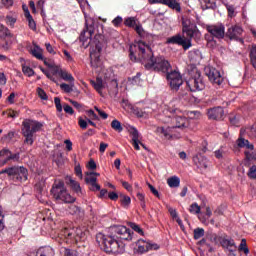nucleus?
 I'll use <instances>...</instances> for the list:
<instances>
[{
  "label": "nucleus",
  "mask_w": 256,
  "mask_h": 256,
  "mask_svg": "<svg viewBox=\"0 0 256 256\" xmlns=\"http://www.w3.org/2000/svg\"><path fill=\"white\" fill-rule=\"evenodd\" d=\"M95 34V26L92 24L86 23V29L83 30L80 37L83 41H87V39H93V35Z\"/></svg>",
  "instance_id": "aec40b11"
},
{
  "label": "nucleus",
  "mask_w": 256,
  "mask_h": 256,
  "mask_svg": "<svg viewBox=\"0 0 256 256\" xmlns=\"http://www.w3.org/2000/svg\"><path fill=\"white\" fill-rule=\"evenodd\" d=\"M55 163L57 164L58 167H61L63 165V153L57 152L54 155Z\"/></svg>",
  "instance_id": "79ce46f5"
},
{
  "label": "nucleus",
  "mask_w": 256,
  "mask_h": 256,
  "mask_svg": "<svg viewBox=\"0 0 256 256\" xmlns=\"http://www.w3.org/2000/svg\"><path fill=\"white\" fill-rule=\"evenodd\" d=\"M205 73L211 83H213L214 85H218V87H221V85L223 84V76H221L219 70L211 67H206Z\"/></svg>",
  "instance_id": "9b49d317"
},
{
  "label": "nucleus",
  "mask_w": 256,
  "mask_h": 256,
  "mask_svg": "<svg viewBox=\"0 0 256 256\" xmlns=\"http://www.w3.org/2000/svg\"><path fill=\"white\" fill-rule=\"evenodd\" d=\"M136 246L138 247V253H147V251H157V249H159V245L143 239L138 240Z\"/></svg>",
  "instance_id": "4468645a"
},
{
  "label": "nucleus",
  "mask_w": 256,
  "mask_h": 256,
  "mask_svg": "<svg viewBox=\"0 0 256 256\" xmlns=\"http://www.w3.org/2000/svg\"><path fill=\"white\" fill-rule=\"evenodd\" d=\"M78 124L81 127V129H85L87 127V121L83 118H78Z\"/></svg>",
  "instance_id": "0e129e2a"
},
{
  "label": "nucleus",
  "mask_w": 256,
  "mask_h": 256,
  "mask_svg": "<svg viewBox=\"0 0 256 256\" xmlns=\"http://www.w3.org/2000/svg\"><path fill=\"white\" fill-rule=\"evenodd\" d=\"M193 161L199 169H207V167H209V161L205 158V156H202L201 154H197L193 158Z\"/></svg>",
  "instance_id": "412c9836"
},
{
  "label": "nucleus",
  "mask_w": 256,
  "mask_h": 256,
  "mask_svg": "<svg viewBox=\"0 0 256 256\" xmlns=\"http://www.w3.org/2000/svg\"><path fill=\"white\" fill-rule=\"evenodd\" d=\"M69 102L71 103V105H73V107H75V109L81 110L83 109V105L75 100H69Z\"/></svg>",
  "instance_id": "052dcab7"
},
{
  "label": "nucleus",
  "mask_w": 256,
  "mask_h": 256,
  "mask_svg": "<svg viewBox=\"0 0 256 256\" xmlns=\"http://www.w3.org/2000/svg\"><path fill=\"white\" fill-rule=\"evenodd\" d=\"M37 94L43 101H47V93L43 88H37Z\"/></svg>",
  "instance_id": "8fccbe9b"
},
{
  "label": "nucleus",
  "mask_w": 256,
  "mask_h": 256,
  "mask_svg": "<svg viewBox=\"0 0 256 256\" xmlns=\"http://www.w3.org/2000/svg\"><path fill=\"white\" fill-rule=\"evenodd\" d=\"M124 25H126V27L135 28V27H137V22L135 21V18L130 17L125 20Z\"/></svg>",
  "instance_id": "c03bdc74"
},
{
  "label": "nucleus",
  "mask_w": 256,
  "mask_h": 256,
  "mask_svg": "<svg viewBox=\"0 0 256 256\" xmlns=\"http://www.w3.org/2000/svg\"><path fill=\"white\" fill-rule=\"evenodd\" d=\"M202 9H215L218 0H199Z\"/></svg>",
  "instance_id": "393cba45"
},
{
  "label": "nucleus",
  "mask_w": 256,
  "mask_h": 256,
  "mask_svg": "<svg viewBox=\"0 0 256 256\" xmlns=\"http://www.w3.org/2000/svg\"><path fill=\"white\" fill-rule=\"evenodd\" d=\"M63 108L65 113H68V115H73V113H75L73 107H71L69 104H64Z\"/></svg>",
  "instance_id": "4d7b16f0"
},
{
  "label": "nucleus",
  "mask_w": 256,
  "mask_h": 256,
  "mask_svg": "<svg viewBox=\"0 0 256 256\" xmlns=\"http://www.w3.org/2000/svg\"><path fill=\"white\" fill-rule=\"evenodd\" d=\"M32 55L33 57H36V59H39V61H43V52L41 51V48L35 47L32 49Z\"/></svg>",
  "instance_id": "c9c22d12"
},
{
  "label": "nucleus",
  "mask_w": 256,
  "mask_h": 256,
  "mask_svg": "<svg viewBox=\"0 0 256 256\" xmlns=\"http://www.w3.org/2000/svg\"><path fill=\"white\" fill-rule=\"evenodd\" d=\"M134 29L136 33L139 35V37H145V30L143 29V26L139 24V25H136Z\"/></svg>",
  "instance_id": "09e8293b"
},
{
  "label": "nucleus",
  "mask_w": 256,
  "mask_h": 256,
  "mask_svg": "<svg viewBox=\"0 0 256 256\" xmlns=\"http://www.w3.org/2000/svg\"><path fill=\"white\" fill-rule=\"evenodd\" d=\"M166 79L172 91H179V87L183 85V77L181 76V73L175 70L168 72L166 75Z\"/></svg>",
  "instance_id": "9d476101"
},
{
  "label": "nucleus",
  "mask_w": 256,
  "mask_h": 256,
  "mask_svg": "<svg viewBox=\"0 0 256 256\" xmlns=\"http://www.w3.org/2000/svg\"><path fill=\"white\" fill-rule=\"evenodd\" d=\"M168 211L173 219H179V215L177 214L176 209L169 208Z\"/></svg>",
  "instance_id": "e2e57ef3"
},
{
  "label": "nucleus",
  "mask_w": 256,
  "mask_h": 256,
  "mask_svg": "<svg viewBox=\"0 0 256 256\" xmlns=\"http://www.w3.org/2000/svg\"><path fill=\"white\" fill-rule=\"evenodd\" d=\"M60 77L64 81H69V83H75V78L71 73L67 72V70L60 71Z\"/></svg>",
  "instance_id": "c85d7f7f"
},
{
  "label": "nucleus",
  "mask_w": 256,
  "mask_h": 256,
  "mask_svg": "<svg viewBox=\"0 0 256 256\" xmlns=\"http://www.w3.org/2000/svg\"><path fill=\"white\" fill-rule=\"evenodd\" d=\"M90 83L92 87H94L95 91H97V93L103 97V89L107 87V83L103 81V78L97 77L96 80H91Z\"/></svg>",
  "instance_id": "a211bd4d"
},
{
  "label": "nucleus",
  "mask_w": 256,
  "mask_h": 256,
  "mask_svg": "<svg viewBox=\"0 0 256 256\" xmlns=\"http://www.w3.org/2000/svg\"><path fill=\"white\" fill-rule=\"evenodd\" d=\"M129 57L131 61H140L146 69L153 67L155 71H161L162 73H169V69H171L169 61L162 56L154 58L153 50L143 41L130 46Z\"/></svg>",
  "instance_id": "f257e3e1"
},
{
  "label": "nucleus",
  "mask_w": 256,
  "mask_h": 256,
  "mask_svg": "<svg viewBox=\"0 0 256 256\" xmlns=\"http://www.w3.org/2000/svg\"><path fill=\"white\" fill-rule=\"evenodd\" d=\"M87 115H88V117H90V119H94V120L99 119V117L97 116V114L93 110H88Z\"/></svg>",
  "instance_id": "338daca9"
},
{
  "label": "nucleus",
  "mask_w": 256,
  "mask_h": 256,
  "mask_svg": "<svg viewBox=\"0 0 256 256\" xmlns=\"http://www.w3.org/2000/svg\"><path fill=\"white\" fill-rule=\"evenodd\" d=\"M226 255L227 256H237V248L234 249H230V250H226Z\"/></svg>",
  "instance_id": "774afa93"
},
{
  "label": "nucleus",
  "mask_w": 256,
  "mask_h": 256,
  "mask_svg": "<svg viewBox=\"0 0 256 256\" xmlns=\"http://www.w3.org/2000/svg\"><path fill=\"white\" fill-rule=\"evenodd\" d=\"M225 245H226V251H229L231 249H233L235 251V249H237V245L235 244V240L233 239H225Z\"/></svg>",
  "instance_id": "72a5a7b5"
},
{
  "label": "nucleus",
  "mask_w": 256,
  "mask_h": 256,
  "mask_svg": "<svg viewBox=\"0 0 256 256\" xmlns=\"http://www.w3.org/2000/svg\"><path fill=\"white\" fill-rule=\"evenodd\" d=\"M6 173L12 181H16L18 183H23V181H27V177L29 175V172L27 171V168L23 166H13L6 168L4 170L0 171V174Z\"/></svg>",
  "instance_id": "0eeeda50"
},
{
  "label": "nucleus",
  "mask_w": 256,
  "mask_h": 256,
  "mask_svg": "<svg viewBox=\"0 0 256 256\" xmlns=\"http://www.w3.org/2000/svg\"><path fill=\"white\" fill-rule=\"evenodd\" d=\"M215 215H223L225 213V205H220L215 211Z\"/></svg>",
  "instance_id": "13d9d810"
},
{
  "label": "nucleus",
  "mask_w": 256,
  "mask_h": 256,
  "mask_svg": "<svg viewBox=\"0 0 256 256\" xmlns=\"http://www.w3.org/2000/svg\"><path fill=\"white\" fill-rule=\"evenodd\" d=\"M43 129V122H39L33 119H26L22 122V135L25 137L24 143L27 145H33L35 139L33 135L39 133Z\"/></svg>",
  "instance_id": "7ed1b4c3"
},
{
  "label": "nucleus",
  "mask_w": 256,
  "mask_h": 256,
  "mask_svg": "<svg viewBox=\"0 0 256 256\" xmlns=\"http://www.w3.org/2000/svg\"><path fill=\"white\" fill-rule=\"evenodd\" d=\"M6 23L10 25V27H14L15 23H17V17L11 15L6 16Z\"/></svg>",
  "instance_id": "a18cd8bd"
},
{
  "label": "nucleus",
  "mask_w": 256,
  "mask_h": 256,
  "mask_svg": "<svg viewBox=\"0 0 256 256\" xmlns=\"http://www.w3.org/2000/svg\"><path fill=\"white\" fill-rule=\"evenodd\" d=\"M223 115H225V110L221 106L214 107L208 110L209 119H213L215 121H222Z\"/></svg>",
  "instance_id": "f3484780"
},
{
  "label": "nucleus",
  "mask_w": 256,
  "mask_h": 256,
  "mask_svg": "<svg viewBox=\"0 0 256 256\" xmlns=\"http://www.w3.org/2000/svg\"><path fill=\"white\" fill-rule=\"evenodd\" d=\"M40 71H42V73H44V75H46V77L50 79V81H53V83H57V80L55 79V77H53L51 72H49L48 70H45V68L43 67H40Z\"/></svg>",
  "instance_id": "49530a36"
},
{
  "label": "nucleus",
  "mask_w": 256,
  "mask_h": 256,
  "mask_svg": "<svg viewBox=\"0 0 256 256\" xmlns=\"http://www.w3.org/2000/svg\"><path fill=\"white\" fill-rule=\"evenodd\" d=\"M67 184L75 191V193H81V185L77 181L73 180L71 177H67Z\"/></svg>",
  "instance_id": "cd10ccee"
},
{
  "label": "nucleus",
  "mask_w": 256,
  "mask_h": 256,
  "mask_svg": "<svg viewBox=\"0 0 256 256\" xmlns=\"http://www.w3.org/2000/svg\"><path fill=\"white\" fill-rule=\"evenodd\" d=\"M241 35H243V28L239 25H234L228 28V31L226 32V37L230 41H239V43H243Z\"/></svg>",
  "instance_id": "ddd939ff"
},
{
  "label": "nucleus",
  "mask_w": 256,
  "mask_h": 256,
  "mask_svg": "<svg viewBox=\"0 0 256 256\" xmlns=\"http://www.w3.org/2000/svg\"><path fill=\"white\" fill-rule=\"evenodd\" d=\"M121 183H122V187H124V189H126V191H133V186H131V184H129V182L122 180Z\"/></svg>",
  "instance_id": "680f3d73"
},
{
  "label": "nucleus",
  "mask_w": 256,
  "mask_h": 256,
  "mask_svg": "<svg viewBox=\"0 0 256 256\" xmlns=\"http://www.w3.org/2000/svg\"><path fill=\"white\" fill-rule=\"evenodd\" d=\"M120 202L122 207H124V209H127L131 205V197L126 195H120Z\"/></svg>",
  "instance_id": "7c9ffc66"
},
{
  "label": "nucleus",
  "mask_w": 256,
  "mask_h": 256,
  "mask_svg": "<svg viewBox=\"0 0 256 256\" xmlns=\"http://www.w3.org/2000/svg\"><path fill=\"white\" fill-rule=\"evenodd\" d=\"M114 27H119L123 23V18L121 16H117L112 21Z\"/></svg>",
  "instance_id": "6e6d98bb"
},
{
  "label": "nucleus",
  "mask_w": 256,
  "mask_h": 256,
  "mask_svg": "<svg viewBox=\"0 0 256 256\" xmlns=\"http://www.w3.org/2000/svg\"><path fill=\"white\" fill-rule=\"evenodd\" d=\"M172 121L173 123L176 124L175 126L167 129L163 127H158L156 129V133H158V135H163L165 139H181V134H173V133H175L177 129H182L183 127H187L189 121L183 116L173 117Z\"/></svg>",
  "instance_id": "20e7f679"
},
{
  "label": "nucleus",
  "mask_w": 256,
  "mask_h": 256,
  "mask_svg": "<svg viewBox=\"0 0 256 256\" xmlns=\"http://www.w3.org/2000/svg\"><path fill=\"white\" fill-rule=\"evenodd\" d=\"M151 5H155L159 3L161 5H166L170 9L177 11V13H181V4L177 2V0H148Z\"/></svg>",
  "instance_id": "2eb2a0df"
},
{
  "label": "nucleus",
  "mask_w": 256,
  "mask_h": 256,
  "mask_svg": "<svg viewBox=\"0 0 256 256\" xmlns=\"http://www.w3.org/2000/svg\"><path fill=\"white\" fill-rule=\"evenodd\" d=\"M119 84L117 83V80H111L109 86H108V91L110 95H114V97H117V93H119Z\"/></svg>",
  "instance_id": "bb28decb"
},
{
  "label": "nucleus",
  "mask_w": 256,
  "mask_h": 256,
  "mask_svg": "<svg viewBox=\"0 0 256 256\" xmlns=\"http://www.w3.org/2000/svg\"><path fill=\"white\" fill-rule=\"evenodd\" d=\"M130 227L131 229H133V231H136V233H138L139 235H144L143 229H141V227L135 223H130Z\"/></svg>",
  "instance_id": "de8ad7c7"
},
{
  "label": "nucleus",
  "mask_w": 256,
  "mask_h": 256,
  "mask_svg": "<svg viewBox=\"0 0 256 256\" xmlns=\"http://www.w3.org/2000/svg\"><path fill=\"white\" fill-rule=\"evenodd\" d=\"M111 127L114 129V131H118V133H121L123 131V126H121V122L119 120H113L111 122Z\"/></svg>",
  "instance_id": "a19ab883"
},
{
  "label": "nucleus",
  "mask_w": 256,
  "mask_h": 256,
  "mask_svg": "<svg viewBox=\"0 0 256 256\" xmlns=\"http://www.w3.org/2000/svg\"><path fill=\"white\" fill-rule=\"evenodd\" d=\"M22 73H24V75L27 77H33V75H35V71L32 70L31 67L25 65H22Z\"/></svg>",
  "instance_id": "ea45409f"
},
{
  "label": "nucleus",
  "mask_w": 256,
  "mask_h": 256,
  "mask_svg": "<svg viewBox=\"0 0 256 256\" xmlns=\"http://www.w3.org/2000/svg\"><path fill=\"white\" fill-rule=\"evenodd\" d=\"M187 87L193 93L195 91H203L205 89V82L199 70H196L194 75L186 82Z\"/></svg>",
  "instance_id": "6e6552de"
},
{
  "label": "nucleus",
  "mask_w": 256,
  "mask_h": 256,
  "mask_svg": "<svg viewBox=\"0 0 256 256\" xmlns=\"http://www.w3.org/2000/svg\"><path fill=\"white\" fill-rule=\"evenodd\" d=\"M148 187L151 191V193H153V195H155V197H157L158 199H160L161 194H159V191H157V189L155 188V186L148 184Z\"/></svg>",
  "instance_id": "5fc2aeb1"
},
{
  "label": "nucleus",
  "mask_w": 256,
  "mask_h": 256,
  "mask_svg": "<svg viewBox=\"0 0 256 256\" xmlns=\"http://www.w3.org/2000/svg\"><path fill=\"white\" fill-rule=\"evenodd\" d=\"M50 193L56 201H61L62 203H75V198L69 194L67 188H65V182L61 180H55Z\"/></svg>",
  "instance_id": "39448f33"
},
{
  "label": "nucleus",
  "mask_w": 256,
  "mask_h": 256,
  "mask_svg": "<svg viewBox=\"0 0 256 256\" xmlns=\"http://www.w3.org/2000/svg\"><path fill=\"white\" fill-rule=\"evenodd\" d=\"M248 177H250V179H256V166H252L250 167L249 171H248Z\"/></svg>",
  "instance_id": "603ef678"
},
{
  "label": "nucleus",
  "mask_w": 256,
  "mask_h": 256,
  "mask_svg": "<svg viewBox=\"0 0 256 256\" xmlns=\"http://www.w3.org/2000/svg\"><path fill=\"white\" fill-rule=\"evenodd\" d=\"M101 51H103V46L97 42L95 44V49L92 48L90 50V59H91V66L94 67V69H97L99 65H101L100 57H101Z\"/></svg>",
  "instance_id": "f8f14e48"
},
{
  "label": "nucleus",
  "mask_w": 256,
  "mask_h": 256,
  "mask_svg": "<svg viewBox=\"0 0 256 256\" xmlns=\"http://www.w3.org/2000/svg\"><path fill=\"white\" fill-rule=\"evenodd\" d=\"M35 256H55V251L49 246L41 247L37 250Z\"/></svg>",
  "instance_id": "5701e85b"
},
{
  "label": "nucleus",
  "mask_w": 256,
  "mask_h": 256,
  "mask_svg": "<svg viewBox=\"0 0 256 256\" xmlns=\"http://www.w3.org/2000/svg\"><path fill=\"white\" fill-rule=\"evenodd\" d=\"M71 84H61L60 88L62 89V91H64L65 93H71L73 91V87H75L74 82H70Z\"/></svg>",
  "instance_id": "58836bf2"
},
{
  "label": "nucleus",
  "mask_w": 256,
  "mask_h": 256,
  "mask_svg": "<svg viewBox=\"0 0 256 256\" xmlns=\"http://www.w3.org/2000/svg\"><path fill=\"white\" fill-rule=\"evenodd\" d=\"M226 9H227L229 19H233V17H237V8L234 5L226 4Z\"/></svg>",
  "instance_id": "c756f323"
},
{
  "label": "nucleus",
  "mask_w": 256,
  "mask_h": 256,
  "mask_svg": "<svg viewBox=\"0 0 256 256\" xmlns=\"http://www.w3.org/2000/svg\"><path fill=\"white\" fill-rule=\"evenodd\" d=\"M249 55L252 67L256 70V46H252Z\"/></svg>",
  "instance_id": "473e14b6"
},
{
  "label": "nucleus",
  "mask_w": 256,
  "mask_h": 256,
  "mask_svg": "<svg viewBox=\"0 0 256 256\" xmlns=\"http://www.w3.org/2000/svg\"><path fill=\"white\" fill-rule=\"evenodd\" d=\"M70 215H75L76 217H83L85 214L81 208L75 204H71L68 208Z\"/></svg>",
  "instance_id": "b1692460"
},
{
  "label": "nucleus",
  "mask_w": 256,
  "mask_h": 256,
  "mask_svg": "<svg viewBox=\"0 0 256 256\" xmlns=\"http://www.w3.org/2000/svg\"><path fill=\"white\" fill-rule=\"evenodd\" d=\"M239 251H242L245 255H249V248L247 247V240L243 238L238 247Z\"/></svg>",
  "instance_id": "2f4dec72"
},
{
  "label": "nucleus",
  "mask_w": 256,
  "mask_h": 256,
  "mask_svg": "<svg viewBox=\"0 0 256 256\" xmlns=\"http://www.w3.org/2000/svg\"><path fill=\"white\" fill-rule=\"evenodd\" d=\"M0 35H1V37H13L11 30H9V28H7L3 25L0 26Z\"/></svg>",
  "instance_id": "f704fd0d"
},
{
  "label": "nucleus",
  "mask_w": 256,
  "mask_h": 256,
  "mask_svg": "<svg viewBox=\"0 0 256 256\" xmlns=\"http://www.w3.org/2000/svg\"><path fill=\"white\" fill-rule=\"evenodd\" d=\"M8 161H11V151L7 148H4L0 151V167L7 164Z\"/></svg>",
  "instance_id": "4be33fe9"
},
{
  "label": "nucleus",
  "mask_w": 256,
  "mask_h": 256,
  "mask_svg": "<svg viewBox=\"0 0 256 256\" xmlns=\"http://www.w3.org/2000/svg\"><path fill=\"white\" fill-rule=\"evenodd\" d=\"M228 119L231 125H234V127H239V118L235 114H229Z\"/></svg>",
  "instance_id": "37998d69"
},
{
  "label": "nucleus",
  "mask_w": 256,
  "mask_h": 256,
  "mask_svg": "<svg viewBox=\"0 0 256 256\" xmlns=\"http://www.w3.org/2000/svg\"><path fill=\"white\" fill-rule=\"evenodd\" d=\"M205 236V229L203 228H196L194 229V239L197 241L201 239V237Z\"/></svg>",
  "instance_id": "4c0bfd02"
},
{
  "label": "nucleus",
  "mask_w": 256,
  "mask_h": 256,
  "mask_svg": "<svg viewBox=\"0 0 256 256\" xmlns=\"http://www.w3.org/2000/svg\"><path fill=\"white\" fill-rule=\"evenodd\" d=\"M86 183H90V185H93L94 183H97V177L93 175H87L85 178Z\"/></svg>",
  "instance_id": "864d4df0"
},
{
  "label": "nucleus",
  "mask_w": 256,
  "mask_h": 256,
  "mask_svg": "<svg viewBox=\"0 0 256 256\" xmlns=\"http://www.w3.org/2000/svg\"><path fill=\"white\" fill-rule=\"evenodd\" d=\"M108 197L111 199V201H117V199H119V194H117V192H110Z\"/></svg>",
  "instance_id": "69168bd1"
},
{
  "label": "nucleus",
  "mask_w": 256,
  "mask_h": 256,
  "mask_svg": "<svg viewBox=\"0 0 256 256\" xmlns=\"http://www.w3.org/2000/svg\"><path fill=\"white\" fill-rule=\"evenodd\" d=\"M189 211L193 215H199L201 213V207L199 206V204L193 203L190 205Z\"/></svg>",
  "instance_id": "e433bc0d"
},
{
  "label": "nucleus",
  "mask_w": 256,
  "mask_h": 256,
  "mask_svg": "<svg viewBox=\"0 0 256 256\" xmlns=\"http://www.w3.org/2000/svg\"><path fill=\"white\" fill-rule=\"evenodd\" d=\"M113 235H105L103 233H98L96 235V241L105 253H113L114 255H119L125 252V244L120 241H133L135 238V233L126 226H114ZM120 239V241H119Z\"/></svg>",
  "instance_id": "f03ea898"
},
{
  "label": "nucleus",
  "mask_w": 256,
  "mask_h": 256,
  "mask_svg": "<svg viewBox=\"0 0 256 256\" xmlns=\"http://www.w3.org/2000/svg\"><path fill=\"white\" fill-rule=\"evenodd\" d=\"M191 41H193L192 38H184L181 34H177L168 38L166 43H168V45H180V47H183L184 51H187V49L193 46Z\"/></svg>",
  "instance_id": "1a4fd4ad"
},
{
  "label": "nucleus",
  "mask_w": 256,
  "mask_h": 256,
  "mask_svg": "<svg viewBox=\"0 0 256 256\" xmlns=\"http://www.w3.org/2000/svg\"><path fill=\"white\" fill-rule=\"evenodd\" d=\"M28 25L30 29H32V31H35V29H37V24L35 23V20H33V17H30V19H28Z\"/></svg>",
  "instance_id": "bf43d9fd"
},
{
  "label": "nucleus",
  "mask_w": 256,
  "mask_h": 256,
  "mask_svg": "<svg viewBox=\"0 0 256 256\" xmlns=\"http://www.w3.org/2000/svg\"><path fill=\"white\" fill-rule=\"evenodd\" d=\"M167 185L171 189H177L181 185V179L178 176H172L167 179Z\"/></svg>",
  "instance_id": "a878e982"
},
{
  "label": "nucleus",
  "mask_w": 256,
  "mask_h": 256,
  "mask_svg": "<svg viewBox=\"0 0 256 256\" xmlns=\"http://www.w3.org/2000/svg\"><path fill=\"white\" fill-rule=\"evenodd\" d=\"M54 103L56 105V109L59 113H61V111H63V106L61 105V99L59 97H55L54 98Z\"/></svg>",
  "instance_id": "3c124183"
},
{
  "label": "nucleus",
  "mask_w": 256,
  "mask_h": 256,
  "mask_svg": "<svg viewBox=\"0 0 256 256\" xmlns=\"http://www.w3.org/2000/svg\"><path fill=\"white\" fill-rule=\"evenodd\" d=\"M182 33L189 39H194L195 41L201 39V31H199L197 24L189 16L182 17Z\"/></svg>",
  "instance_id": "423d86ee"
},
{
  "label": "nucleus",
  "mask_w": 256,
  "mask_h": 256,
  "mask_svg": "<svg viewBox=\"0 0 256 256\" xmlns=\"http://www.w3.org/2000/svg\"><path fill=\"white\" fill-rule=\"evenodd\" d=\"M207 31L216 39H224L225 37V26L223 24L207 26Z\"/></svg>",
  "instance_id": "dca6fc26"
},
{
  "label": "nucleus",
  "mask_w": 256,
  "mask_h": 256,
  "mask_svg": "<svg viewBox=\"0 0 256 256\" xmlns=\"http://www.w3.org/2000/svg\"><path fill=\"white\" fill-rule=\"evenodd\" d=\"M130 135H132V145L134 149H136V151H139L141 149L139 145H141L144 149H147V147H145V145L139 140V131L136 130V128H132V130L130 131Z\"/></svg>",
  "instance_id": "6ab92c4d"
}]
</instances>
